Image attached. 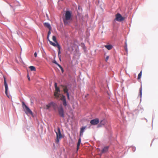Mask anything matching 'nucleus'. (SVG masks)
I'll use <instances>...</instances> for the list:
<instances>
[{"instance_id": "30", "label": "nucleus", "mask_w": 158, "mask_h": 158, "mask_svg": "<svg viewBox=\"0 0 158 158\" xmlns=\"http://www.w3.org/2000/svg\"><path fill=\"white\" fill-rule=\"evenodd\" d=\"M49 36H47V39L48 40V41L49 42V41H51L50 40H49Z\"/></svg>"}, {"instance_id": "20", "label": "nucleus", "mask_w": 158, "mask_h": 158, "mask_svg": "<svg viewBox=\"0 0 158 158\" xmlns=\"http://www.w3.org/2000/svg\"><path fill=\"white\" fill-rule=\"evenodd\" d=\"M142 95V87L141 86L140 88L139 89V95L140 97L141 98Z\"/></svg>"}, {"instance_id": "16", "label": "nucleus", "mask_w": 158, "mask_h": 158, "mask_svg": "<svg viewBox=\"0 0 158 158\" xmlns=\"http://www.w3.org/2000/svg\"><path fill=\"white\" fill-rule=\"evenodd\" d=\"M108 147H105L102 150V152L103 153L106 152L108 151Z\"/></svg>"}, {"instance_id": "8", "label": "nucleus", "mask_w": 158, "mask_h": 158, "mask_svg": "<svg viewBox=\"0 0 158 158\" xmlns=\"http://www.w3.org/2000/svg\"><path fill=\"white\" fill-rule=\"evenodd\" d=\"M4 85L5 87V94L9 98V96L8 95V85L7 84L6 82V78L4 77Z\"/></svg>"}, {"instance_id": "32", "label": "nucleus", "mask_w": 158, "mask_h": 158, "mask_svg": "<svg viewBox=\"0 0 158 158\" xmlns=\"http://www.w3.org/2000/svg\"><path fill=\"white\" fill-rule=\"evenodd\" d=\"M59 60H60V61H61V58H60V57L59 56Z\"/></svg>"}, {"instance_id": "10", "label": "nucleus", "mask_w": 158, "mask_h": 158, "mask_svg": "<svg viewBox=\"0 0 158 158\" xmlns=\"http://www.w3.org/2000/svg\"><path fill=\"white\" fill-rule=\"evenodd\" d=\"M99 123V120L98 118H96L93 119L90 121V123L92 125H96Z\"/></svg>"}, {"instance_id": "9", "label": "nucleus", "mask_w": 158, "mask_h": 158, "mask_svg": "<svg viewBox=\"0 0 158 158\" xmlns=\"http://www.w3.org/2000/svg\"><path fill=\"white\" fill-rule=\"evenodd\" d=\"M58 111L60 116L62 117H64V110L62 107H60L58 109Z\"/></svg>"}, {"instance_id": "31", "label": "nucleus", "mask_w": 158, "mask_h": 158, "mask_svg": "<svg viewBox=\"0 0 158 158\" xmlns=\"http://www.w3.org/2000/svg\"><path fill=\"white\" fill-rule=\"evenodd\" d=\"M34 56L35 57L37 56V53L36 52H35L34 53Z\"/></svg>"}, {"instance_id": "24", "label": "nucleus", "mask_w": 158, "mask_h": 158, "mask_svg": "<svg viewBox=\"0 0 158 158\" xmlns=\"http://www.w3.org/2000/svg\"><path fill=\"white\" fill-rule=\"evenodd\" d=\"M51 106V104H50V103H49L48 104L46 105V106L47 107V109H48Z\"/></svg>"}, {"instance_id": "13", "label": "nucleus", "mask_w": 158, "mask_h": 158, "mask_svg": "<svg viewBox=\"0 0 158 158\" xmlns=\"http://www.w3.org/2000/svg\"><path fill=\"white\" fill-rule=\"evenodd\" d=\"M104 47L108 50H110L113 48V46L111 45H104Z\"/></svg>"}, {"instance_id": "19", "label": "nucleus", "mask_w": 158, "mask_h": 158, "mask_svg": "<svg viewBox=\"0 0 158 158\" xmlns=\"http://www.w3.org/2000/svg\"><path fill=\"white\" fill-rule=\"evenodd\" d=\"M29 68L31 71H35L36 69L35 67L33 66H30L29 67Z\"/></svg>"}, {"instance_id": "3", "label": "nucleus", "mask_w": 158, "mask_h": 158, "mask_svg": "<svg viewBox=\"0 0 158 158\" xmlns=\"http://www.w3.org/2000/svg\"><path fill=\"white\" fill-rule=\"evenodd\" d=\"M56 135V138L55 140V142L58 143L59 142V139L62 137V135L61 134L60 128L58 127L57 129V131H55Z\"/></svg>"}, {"instance_id": "12", "label": "nucleus", "mask_w": 158, "mask_h": 158, "mask_svg": "<svg viewBox=\"0 0 158 158\" xmlns=\"http://www.w3.org/2000/svg\"><path fill=\"white\" fill-rule=\"evenodd\" d=\"M44 26L48 28L49 29V30H51V27L49 23H44Z\"/></svg>"}, {"instance_id": "27", "label": "nucleus", "mask_w": 158, "mask_h": 158, "mask_svg": "<svg viewBox=\"0 0 158 158\" xmlns=\"http://www.w3.org/2000/svg\"><path fill=\"white\" fill-rule=\"evenodd\" d=\"M54 86H55V88L58 87L57 86V83H55Z\"/></svg>"}, {"instance_id": "25", "label": "nucleus", "mask_w": 158, "mask_h": 158, "mask_svg": "<svg viewBox=\"0 0 158 158\" xmlns=\"http://www.w3.org/2000/svg\"><path fill=\"white\" fill-rule=\"evenodd\" d=\"M51 34V30H49V31L48 32V36H49Z\"/></svg>"}, {"instance_id": "5", "label": "nucleus", "mask_w": 158, "mask_h": 158, "mask_svg": "<svg viewBox=\"0 0 158 158\" xmlns=\"http://www.w3.org/2000/svg\"><path fill=\"white\" fill-rule=\"evenodd\" d=\"M115 19L118 22H121L124 19V18L119 13L115 15Z\"/></svg>"}, {"instance_id": "17", "label": "nucleus", "mask_w": 158, "mask_h": 158, "mask_svg": "<svg viewBox=\"0 0 158 158\" xmlns=\"http://www.w3.org/2000/svg\"><path fill=\"white\" fill-rule=\"evenodd\" d=\"M57 48H58V53L59 57V55L60 54V48L61 47L60 45H57Z\"/></svg>"}, {"instance_id": "15", "label": "nucleus", "mask_w": 158, "mask_h": 158, "mask_svg": "<svg viewBox=\"0 0 158 158\" xmlns=\"http://www.w3.org/2000/svg\"><path fill=\"white\" fill-rule=\"evenodd\" d=\"M81 143V138L80 137L79 138V139H78V142L77 145V150H78L79 148V147L80 146Z\"/></svg>"}, {"instance_id": "11", "label": "nucleus", "mask_w": 158, "mask_h": 158, "mask_svg": "<svg viewBox=\"0 0 158 158\" xmlns=\"http://www.w3.org/2000/svg\"><path fill=\"white\" fill-rule=\"evenodd\" d=\"M86 127H83L81 128V130L80 132V136H81L83 135V132H84V130L86 128Z\"/></svg>"}, {"instance_id": "22", "label": "nucleus", "mask_w": 158, "mask_h": 158, "mask_svg": "<svg viewBox=\"0 0 158 158\" xmlns=\"http://www.w3.org/2000/svg\"><path fill=\"white\" fill-rule=\"evenodd\" d=\"M53 40L55 42H57L56 37L55 36H53L52 37Z\"/></svg>"}, {"instance_id": "6", "label": "nucleus", "mask_w": 158, "mask_h": 158, "mask_svg": "<svg viewBox=\"0 0 158 158\" xmlns=\"http://www.w3.org/2000/svg\"><path fill=\"white\" fill-rule=\"evenodd\" d=\"M61 86L63 88V91L64 93L66 94L68 99V100H69V94L68 92V89L67 88V87L63 85H61Z\"/></svg>"}, {"instance_id": "7", "label": "nucleus", "mask_w": 158, "mask_h": 158, "mask_svg": "<svg viewBox=\"0 0 158 158\" xmlns=\"http://www.w3.org/2000/svg\"><path fill=\"white\" fill-rule=\"evenodd\" d=\"M60 100H61L63 102V105L65 107L67 106V103L65 97L64 95H61L60 96Z\"/></svg>"}, {"instance_id": "29", "label": "nucleus", "mask_w": 158, "mask_h": 158, "mask_svg": "<svg viewBox=\"0 0 158 158\" xmlns=\"http://www.w3.org/2000/svg\"><path fill=\"white\" fill-rule=\"evenodd\" d=\"M56 65H57L59 68L61 66L60 64H59L58 63L56 64Z\"/></svg>"}, {"instance_id": "14", "label": "nucleus", "mask_w": 158, "mask_h": 158, "mask_svg": "<svg viewBox=\"0 0 158 158\" xmlns=\"http://www.w3.org/2000/svg\"><path fill=\"white\" fill-rule=\"evenodd\" d=\"M49 43L50 44L53 46L54 47H57V45H59L57 42H55V43H54L52 42L51 41H49Z\"/></svg>"}, {"instance_id": "1", "label": "nucleus", "mask_w": 158, "mask_h": 158, "mask_svg": "<svg viewBox=\"0 0 158 158\" xmlns=\"http://www.w3.org/2000/svg\"><path fill=\"white\" fill-rule=\"evenodd\" d=\"M72 13L69 11H66L65 12L64 18H63V20L64 24L65 25H68L70 23V21L71 19Z\"/></svg>"}, {"instance_id": "18", "label": "nucleus", "mask_w": 158, "mask_h": 158, "mask_svg": "<svg viewBox=\"0 0 158 158\" xmlns=\"http://www.w3.org/2000/svg\"><path fill=\"white\" fill-rule=\"evenodd\" d=\"M106 121L105 120H102L100 123V125H101V126H102V125H104L106 123Z\"/></svg>"}, {"instance_id": "23", "label": "nucleus", "mask_w": 158, "mask_h": 158, "mask_svg": "<svg viewBox=\"0 0 158 158\" xmlns=\"http://www.w3.org/2000/svg\"><path fill=\"white\" fill-rule=\"evenodd\" d=\"M50 104H51V106H56V104L54 102H51L50 103Z\"/></svg>"}, {"instance_id": "4", "label": "nucleus", "mask_w": 158, "mask_h": 158, "mask_svg": "<svg viewBox=\"0 0 158 158\" xmlns=\"http://www.w3.org/2000/svg\"><path fill=\"white\" fill-rule=\"evenodd\" d=\"M55 91L54 93V96L55 97V98H56L57 99H58L60 97V91L59 88L58 87L55 88Z\"/></svg>"}, {"instance_id": "2", "label": "nucleus", "mask_w": 158, "mask_h": 158, "mask_svg": "<svg viewBox=\"0 0 158 158\" xmlns=\"http://www.w3.org/2000/svg\"><path fill=\"white\" fill-rule=\"evenodd\" d=\"M22 106L24 110V111L27 114H29L32 115L33 114L32 112L29 109V108L25 104L24 102H22Z\"/></svg>"}, {"instance_id": "33", "label": "nucleus", "mask_w": 158, "mask_h": 158, "mask_svg": "<svg viewBox=\"0 0 158 158\" xmlns=\"http://www.w3.org/2000/svg\"><path fill=\"white\" fill-rule=\"evenodd\" d=\"M54 63L56 64L57 63L56 62V61H55V62H54Z\"/></svg>"}, {"instance_id": "21", "label": "nucleus", "mask_w": 158, "mask_h": 158, "mask_svg": "<svg viewBox=\"0 0 158 158\" xmlns=\"http://www.w3.org/2000/svg\"><path fill=\"white\" fill-rule=\"evenodd\" d=\"M142 76V71L140 72L138 76V79H140L141 77Z\"/></svg>"}, {"instance_id": "34", "label": "nucleus", "mask_w": 158, "mask_h": 158, "mask_svg": "<svg viewBox=\"0 0 158 158\" xmlns=\"http://www.w3.org/2000/svg\"><path fill=\"white\" fill-rule=\"evenodd\" d=\"M28 80H29V81H30V78L29 77L28 78Z\"/></svg>"}, {"instance_id": "28", "label": "nucleus", "mask_w": 158, "mask_h": 158, "mask_svg": "<svg viewBox=\"0 0 158 158\" xmlns=\"http://www.w3.org/2000/svg\"><path fill=\"white\" fill-rule=\"evenodd\" d=\"M109 56H107L106 58V61H107V60H108V59H109Z\"/></svg>"}, {"instance_id": "26", "label": "nucleus", "mask_w": 158, "mask_h": 158, "mask_svg": "<svg viewBox=\"0 0 158 158\" xmlns=\"http://www.w3.org/2000/svg\"><path fill=\"white\" fill-rule=\"evenodd\" d=\"M60 69L61 71H62V73H63L64 72V70H63V68L61 66L60 67Z\"/></svg>"}]
</instances>
